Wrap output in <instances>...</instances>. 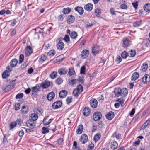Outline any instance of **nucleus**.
Listing matches in <instances>:
<instances>
[{"label": "nucleus", "instance_id": "603ef678", "mask_svg": "<svg viewBox=\"0 0 150 150\" xmlns=\"http://www.w3.org/2000/svg\"><path fill=\"white\" fill-rule=\"evenodd\" d=\"M85 69L86 67L85 66H82L81 68L80 73L85 74Z\"/></svg>", "mask_w": 150, "mask_h": 150}, {"label": "nucleus", "instance_id": "b1692460", "mask_svg": "<svg viewBox=\"0 0 150 150\" xmlns=\"http://www.w3.org/2000/svg\"><path fill=\"white\" fill-rule=\"evenodd\" d=\"M83 129V125H79L77 127L76 132L78 134H80L82 133Z\"/></svg>", "mask_w": 150, "mask_h": 150}, {"label": "nucleus", "instance_id": "4468645a", "mask_svg": "<svg viewBox=\"0 0 150 150\" xmlns=\"http://www.w3.org/2000/svg\"><path fill=\"white\" fill-rule=\"evenodd\" d=\"M114 116V113L112 112H109L106 115V118L109 120H111Z\"/></svg>", "mask_w": 150, "mask_h": 150}, {"label": "nucleus", "instance_id": "338daca9", "mask_svg": "<svg viewBox=\"0 0 150 150\" xmlns=\"http://www.w3.org/2000/svg\"><path fill=\"white\" fill-rule=\"evenodd\" d=\"M135 109L134 108L132 109L129 114L130 116L131 117H132L135 113Z\"/></svg>", "mask_w": 150, "mask_h": 150}, {"label": "nucleus", "instance_id": "f03ea898", "mask_svg": "<svg viewBox=\"0 0 150 150\" xmlns=\"http://www.w3.org/2000/svg\"><path fill=\"white\" fill-rule=\"evenodd\" d=\"M83 88L80 84L78 85L76 88L73 91V94L75 97H77L83 91Z\"/></svg>", "mask_w": 150, "mask_h": 150}, {"label": "nucleus", "instance_id": "412c9836", "mask_svg": "<svg viewBox=\"0 0 150 150\" xmlns=\"http://www.w3.org/2000/svg\"><path fill=\"white\" fill-rule=\"evenodd\" d=\"M67 94V92L66 91L62 90L59 93V96L60 98H63L65 97Z\"/></svg>", "mask_w": 150, "mask_h": 150}, {"label": "nucleus", "instance_id": "39448f33", "mask_svg": "<svg viewBox=\"0 0 150 150\" xmlns=\"http://www.w3.org/2000/svg\"><path fill=\"white\" fill-rule=\"evenodd\" d=\"M89 54V51L86 49H84L81 52V56L82 59H86L87 58Z\"/></svg>", "mask_w": 150, "mask_h": 150}, {"label": "nucleus", "instance_id": "4c0bfd02", "mask_svg": "<svg viewBox=\"0 0 150 150\" xmlns=\"http://www.w3.org/2000/svg\"><path fill=\"white\" fill-rule=\"evenodd\" d=\"M57 71H53L50 75V77L52 79H54L57 76Z\"/></svg>", "mask_w": 150, "mask_h": 150}, {"label": "nucleus", "instance_id": "3c124183", "mask_svg": "<svg viewBox=\"0 0 150 150\" xmlns=\"http://www.w3.org/2000/svg\"><path fill=\"white\" fill-rule=\"evenodd\" d=\"M23 96V94L22 93H18L16 96V98L17 99L22 98Z\"/></svg>", "mask_w": 150, "mask_h": 150}, {"label": "nucleus", "instance_id": "dca6fc26", "mask_svg": "<svg viewBox=\"0 0 150 150\" xmlns=\"http://www.w3.org/2000/svg\"><path fill=\"white\" fill-rule=\"evenodd\" d=\"M64 44L63 42L59 41L56 45L57 49L59 50H61L64 48Z\"/></svg>", "mask_w": 150, "mask_h": 150}, {"label": "nucleus", "instance_id": "13d9d810", "mask_svg": "<svg viewBox=\"0 0 150 150\" xmlns=\"http://www.w3.org/2000/svg\"><path fill=\"white\" fill-rule=\"evenodd\" d=\"M20 104L18 103L17 104H16L15 106V110L16 111L19 110L20 109Z\"/></svg>", "mask_w": 150, "mask_h": 150}, {"label": "nucleus", "instance_id": "6e6552de", "mask_svg": "<svg viewBox=\"0 0 150 150\" xmlns=\"http://www.w3.org/2000/svg\"><path fill=\"white\" fill-rule=\"evenodd\" d=\"M2 90L6 92H8L11 89L10 85H6L5 84L2 85Z\"/></svg>", "mask_w": 150, "mask_h": 150}, {"label": "nucleus", "instance_id": "0e129e2a", "mask_svg": "<svg viewBox=\"0 0 150 150\" xmlns=\"http://www.w3.org/2000/svg\"><path fill=\"white\" fill-rule=\"evenodd\" d=\"M17 21L15 19H13L12 21L11 22V25L12 26H13L16 24Z\"/></svg>", "mask_w": 150, "mask_h": 150}, {"label": "nucleus", "instance_id": "9d476101", "mask_svg": "<svg viewBox=\"0 0 150 150\" xmlns=\"http://www.w3.org/2000/svg\"><path fill=\"white\" fill-rule=\"evenodd\" d=\"M142 82L145 84H147L150 81V76L148 74L145 75L142 78Z\"/></svg>", "mask_w": 150, "mask_h": 150}, {"label": "nucleus", "instance_id": "bb28decb", "mask_svg": "<svg viewBox=\"0 0 150 150\" xmlns=\"http://www.w3.org/2000/svg\"><path fill=\"white\" fill-rule=\"evenodd\" d=\"M50 83L49 81H46L45 83H42L41 84V86L44 89L47 88L50 86Z\"/></svg>", "mask_w": 150, "mask_h": 150}, {"label": "nucleus", "instance_id": "37998d69", "mask_svg": "<svg viewBox=\"0 0 150 150\" xmlns=\"http://www.w3.org/2000/svg\"><path fill=\"white\" fill-rule=\"evenodd\" d=\"M77 36V34L76 32H72L70 34V37L72 39H75Z\"/></svg>", "mask_w": 150, "mask_h": 150}, {"label": "nucleus", "instance_id": "5701e85b", "mask_svg": "<svg viewBox=\"0 0 150 150\" xmlns=\"http://www.w3.org/2000/svg\"><path fill=\"white\" fill-rule=\"evenodd\" d=\"M95 15L96 17H99L101 13V9L100 8L98 7L95 9Z\"/></svg>", "mask_w": 150, "mask_h": 150}, {"label": "nucleus", "instance_id": "bf43d9fd", "mask_svg": "<svg viewBox=\"0 0 150 150\" xmlns=\"http://www.w3.org/2000/svg\"><path fill=\"white\" fill-rule=\"evenodd\" d=\"M15 122H16L17 124L20 125L22 123V120L20 119H17Z\"/></svg>", "mask_w": 150, "mask_h": 150}, {"label": "nucleus", "instance_id": "9b49d317", "mask_svg": "<svg viewBox=\"0 0 150 150\" xmlns=\"http://www.w3.org/2000/svg\"><path fill=\"white\" fill-rule=\"evenodd\" d=\"M88 137L85 134H83L80 139V141L82 142V144H85L88 141Z\"/></svg>", "mask_w": 150, "mask_h": 150}, {"label": "nucleus", "instance_id": "c85d7f7f", "mask_svg": "<svg viewBox=\"0 0 150 150\" xmlns=\"http://www.w3.org/2000/svg\"><path fill=\"white\" fill-rule=\"evenodd\" d=\"M68 18L67 22L69 24L72 23L74 21V16L72 15H69L68 16Z\"/></svg>", "mask_w": 150, "mask_h": 150}, {"label": "nucleus", "instance_id": "f3484780", "mask_svg": "<svg viewBox=\"0 0 150 150\" xmlns=\"http://www.w3.org/2000/svg\"><path fill=\"white\" fill-rule=\"evenodd\" d=\"M18 61L16 59H12L10 62V65L11 67L13 68L15 67L17 65Z\"/></svg>", "mask_w": 150, "mask_h": 150}, {"label": "nucleus", "instance_id": "393cba45", "mask_svg": "<svg viewBox=\"0 0 150 150\" xmlns=\"http://www.w3.org/2000/svg\"><path fill=\"white\" fill-rule=\"evenodd\" d=\"M148 67L147 64L146 63H144L141 66L140 70L142 72L145 71L147 70Z\"/></svg>", "mask_w": 150, "mask_h": 150}, {"label": "nucleus", "instance_id": "20e7f679", "mask_svg": "<svg viewBox=\"0 0 150 150\" xmlns=\"http://www.w3.org/2000/svg\"><path fill=\"white\" fill-rule=\"evenodd\" d=\"M102 117L101 113L98 112L94 113L93 115V118L95 121H97L100 120Z\"/></svg>", "mask_w": 150, "mask_h": 150}, {"label": "nucleus", "instance_id": "ddd939ff", "mask_svg": "<svg viewBox=\"0 0 150 150\" xmlns=\"http://www.w3.org/2000/svg\"><path fill=\"white\" fill-rule=\"evenodd\" d=\"M40 89V87L38 84H37L35 86L31 88V90L32 92V94L34 93H36L39 91Z\"/></svg>", "mask_w": 150, "mask_h": 150}, {"label": "nucleus", "instance_id": "7ed1b4c3", "mask_svg": "<svg viewBox=\"0 0 150 150\" xmlns=\"http://www.w3.org/2000/svg\"><path fill=\"white\" fill-rule=\"evenodd\" d=\"M100 47L96 44L94 45L92 47V53L94 55L98 54L99 52Z\"/></svg>", "mask_w": 150, "mask_h": 150}, {"label": "nucleus", "instance_id": "423d86ee", "mask_svg": "<svg viewBox=\"0 0 150 150\" xmlns=\"http://www.w3.org/2000/svg\"><path fill=\"white\" fill-rule=\"evenodd\" d=\"M62 105V103L60 101H57L54 102L52 105V107L54 109H57L60 108Z\"/></svg>", "mask_w": 150, "mask_h": 150}, {"label": "nucleus", "instance_id": "c03bdc74", "mask_svg": "<svg viewBox=\"0 0 150 150\" xmlns=\"http://www.w3.org/2000/svg\"><path fill=\"white\" fill-rule=\"evenodd\" d=\"M129 55V54L125 51H124L121 54V57L123 59L126 58Z\"/></svg>", "mask_w": 150, "mask_h": 150}, {"label": "nucleus", "instance_id": "de8ad7c7", "mask_svg": "<svg viewBox=\"0 0 150 150\" xmlns=\"http://www.w3.org/2000/svg\"><path fill=\"white\" fill-rule=\"evenodd\" d=\"M42 132L43 134L48 133L49 132V129L48 128L45 127H43L42 129Z\"/></svg>", "mask_w": 150, "mask_h": 150}, {"label": "nucleus", "instance_id": "e2e57ef3", "mask_svg": "<svg viewBox=\"0 0 150 150\" xmlns=\"http://www.w3.org/2000/svg\"><path fill=\"white\" fill-rule=\"evenodd\" d=\"M115 61L117 62V63H119L122 61V59L121 57L119 56L116 58Z\"/></svg>", "mask_w": 150, "mask_h": 150}, {"label": "nucleus", "instance_id": "cd10ccee", "mask_svg": "<svg viewBox=\"0 0 150 150\" xmlns=\"http://www.w3.org/2000/svg\"><path fill=\"white\" fill-rule=\"evenodd\" d=\"M54 96V93L53 92H51L48 94L47 98L49 100L51 101L53 100Z\"/></svg>", "mask_w": 150, "mask_h": 150}, {"label": "nucleus", "instance_id": "a211bd4d", "mask_svg": "<svg viewBox=\"0 0 150 150\" xmlns=\"http://www.w3.org/2000/svg\"><path fill=\"white\" fill-rule=\"evenodd\" d=\"M67 69L65 68H61L58 70V73L60 75H64L67 74Z\"/></svg>", "mask_w": 150, "mask_h": 150}, {"label": "nucleus", "instance_id": "7c9ffc66", "mask_svg": "<svg viewBox=\"0 0 150 150\" xmlns=\"http://www.w3.org/2000/svg\"><path fill=\"white\" fill-rule=\"evenodd\" d=\"M38 117L37 114L35 113L31 114L30 119L34 121H35L38 118Z\"/></svg>", "mask_w": 150, "mask_h": 150}, {"label": "nucleus", "instance_id": "6e6d98bb", "mask_svg": "<svg viewBox=\"0 0 150 150\" xmlns=\"http://www.w3.org/2000/svg\"><path fill=\"white\" fill-rule=\"evenodd\" d=\"M120 8L122 9H126L127 8V6L125 4H122L120 5Z\"/></svg>", "mask_w": 150, "mask_h": 150}, {"label": "nucleus", "instance_id": "774afa93", "mask_svg": "<svg viewBox=\"0 0 150 150\" xmlns=\"http://www.w3.org/2000/svg\"><path fill=\"white\" fill-rule=\"evenodd\" d=\"M16 33V31L15 30L12 29L11 30V35L13 36Z\"/></svg>", "mask_w": 150, "mask_h": 150}, {"label": "nucleus", "instance_id": "4d7b16f0", "mask_svg": "<svg viewBox=\"0 0 150 150\" xmlns=\"http://www.w3.org/2000/svg\"><path fill=\"white\" fill-rule=\"evenodd\" d=\"M72 97H68L66 99V102L67 104L70 103L72 101Z\"/></svg>", "mask_w": 150, "mask_h": 150}, {"label": "nucleus", "instance_id": "69168bd1", "mask_svg": "<svg viewBox=\"0 0 150 150\" xmlns=\"http://www.w3.org/2000/svg\"><path fill=\"white\" fill-rule=\"evenodd\" d=\"M117 102H118L120 104H123L124 102V100L122 98H119L116 101Z\"/></svg>", "mask_w": 150, "mask_h": 150}, {"label": "nucleus", "instance_id": "6ab92c4d", "mask_svg": "<svg viewBox=\"0 0 150 150\" xmlns=\"http://www.w3.org/2000/svg\"><path fill=\"white\" fill-rule=\"evenodd\" d=\"M93 8V5L90 3L87 4L84 7V9L87 11H91Z\"/></svg>", "mask_w": 150, "mask_h": 150}, {"label": "nucleus", "instance_id": "49530a36", "mask_svg": "<svg viewBox=\"0 0 150 150\" xmlns=\"http://www.w3.org/2000/svg\"><path fill=\"white\" fill-rule=\"evenodd\" d=\"M16 125L17 123L16 122H11L9 125L10 129H13L16 126Z\"/></svg>", "mask_w": 150, "mask_h": 150}, {"label": "nucleus", "instance_id": "ea45409f", "mask_svg": "<svg viewBox=\"0 0 150 150\" xmlns=\"http://www.w3.org/2000/svg\"><path fill=\"white\" fill-rule=\"evenodd\" d=\"M71 11V8H64L63 10V12L64 14H67L69 13Z\"/></svg>", "mask_w": 150, "mask_h": 150}, {"label": "nucleus", "instance_id": "864d4df0", "mask_svg": "<svg viewBox=\"0 0 150 150\" xmlns=\"http://www.w3.org/2000/svg\"><path fill=\"white\" fill-rule=\"evenodd\" d=\"M55 54V52L53 50H51L48 53V55L50 56H53Z\"/></svg>", "mask_w": 150, "mask_h": 150}, {"label": "nucleus", "instance_id": "0eeeda50", "mask_svg": "<svg viewBox=\"0 0 150 150\" xmlns=\"http://www.w3.org/2000/svg\"><path fill=\"white\" fill-rule=\"evenodd\" d=\"M90 103L91 107L95 108L97 107L98 102L96 100L92 98L90 100Z\"/></svg>", "mask_w": 150, "mask_h": 150}, {"label": "nucleus", "instance_id": "58836bf2", "mask_svg": "<svg viewBox=\"0 0 150 150\" xmlns=\"http://www.w3.org/2000/svg\"><path fill=\"white\" fill-rule=\"evenodd\" d=\"M68 73L70 76L74 75L75 74V72L74 69L73 68H70Z\"/></svg>", "mask_w": 150, "mask_h": 150}, {"label": "nucleus", "instance_id": "f257e3e1", "mask_svg": "<svg viewBox=\"0 0 150 150\" xmlns=\"http://www.w3.org/2000/svg\"><path fill=\"white\" fill-rule=\"evenodd\" d=\"M114 93L115 97H118L120 96L125 97L128 93V91L126 88L117 87L114 89Z\"/></svg>", "mask_w": 150, "mask_h": 150}, {"label": "nucleus", "instance_id": "f8f14e48", "mask_svg": "<svg viewBox=\"0 0 150 150\" xmlns=\"http://www.w3.org/2000/svg\"><path fill=\"white\" fill-rule=\"evenodd\" d=\"M33 52L32 48L30 46H27L25 49V54L26 56H29Z\"/></svg>", "mask_w": 150, "mask_h": 150}, {"label": "nucleus", "instance_id": "1a4fd4ad", "mask_svg": "<svg viewBox=\"0 0 150 150\" xmlns=\"http://www.w3.org/2000/svg\"><path fill=\"white\" fill-rule=\"evenodd\" d=\"M34 121L32 120L29 119L26 122L27 126L29 127L34 128L35 126V124H34Z\"/></svg>", "mask_w": 150, "mask_h": 150}, {"label": "nucleus", "instance_id": "4be33fe9", "mask_svg": "<svg viewBox=\"0 0 150 150\" xmlns=\"http://www.w3.org/2000/svg\"><path fill=\"white\" fill-rule=\"evenodd\" d=\"M139 77V73L136 72L132 74L131 79L133 81H135L137 80Z\"/></svg>", "mask_w": 150, "mask_h": 150}, {"label": "nucleus", "instance_id": "f704fd0d", "mask_svg": "<svg viewBox=\"0 0 150 150\" xmlns=\"http://www.w3.org/2000/svg\"><path fill=\"white\" fill-rule=\"evenodd\" d=\"M10 75V73L9 71L7 70L5 71L2 74V77L3 78H6L8 76Z\"/></svg>", "mask_w": 150, "mask_h": 150}, {"label": "nucleus", "instance_id": "72a5a7b5", "mask_svg": "<svg viewBox=\"0 0 150 150\" xmlns=\"http://www.w3.org/2000/svg\"><path fill=\"white\" fill-rule=\"evenodd\" d=\"M142 24V21L140 20L139 21H137L133 23V26L135 27H138L141 25Z\"/></svg>", "mask_w": 150, "mask_h": 150}, {"label": "nucleus", "instance_id": "aec40b11", "mask_svg": "<svg viewBox=\"0 0 150 150\" xmlns=\"http://www.w3.org/2000/svg\"><path fill=\"white\" fill-rule=\"evenodd\" d=\"M74 9L76 11H77L80 15H82L83 13L84 10L82 7L77 6Z\"/></svg>", "mask_w": 150, "mask_h": 150}, {"label": "nucleus", "instance_id": "680f3d73", "mask_svg": "<svg viewBox=\"0 0 150 150\" xmlns=\"http://www.w3.org/2000/svg\"><path fill=\"white\" fill-rule=\"evenodd\" d=\"M138 2L137 1L135 3H132V6L135 9L137 8H138Z\"/></svg>", "mask_w": 150, "mask_h": 150}, {"label": "nucleus", "instance_id": "052dcab7", "mask_svg": "<svg viewBox=\"0 0 150 150\" xmlns=\"http://www.w3.org/2000/svg\"><path fill=\"white\" fill-rule=\"evenodd\" d=\"M78 81V79H72L70 83L72 85L75 84Z\"/></svg>", "mask_w": 150, "mask_h": 150}, {"label": "nucleus", "instance_id": "2eb2a0df", "mask_svg": "<svg viewBox=\"0 0 150 150\" xmlns=\"http://www.w3.org/2000/svg\"><path fill=\"white\" fill-rule=\"evenodd\" d=\"M91 110L88 108L85 107L83 110V115L85 116H88L90 113Z\"/></svg>", "mask_w": 150, "mask_h": 150}, {"label": "nucleus", "instance_id": "8fccbe9b", "mask_svg": "<svg viewBox=\"0 0 150 150\" xmlns=\"http://www.w3.org/2000/svg\"><path fill=\"white\" fill-rule=\"evenodd\" d=\"M24 59V56L23 54H21L19 56V63L21 64L23 62Z\"/></svg>", "mask_w": 150, "mask_h": 150}, {"label": "nucleus", "instance_id": "a18cd8bd", "mask_svg": "<svg viewBox=\"0 0 150 150\" xmlns=\"http://www.w3.org/2000/svg\"><path fill=\"white\" fill-rule=\"evenodd\" d=\"M63 80L61 78H58L56 80V83L58 85H60L63 82Z\"/></svg>", "mask_w": 150, "mask_h": 150}, {"label": "nucleus", "instance_id": "e433bc0d", "mask_svg": "<svg viewBox=\"0 0 150 150\" xmlns=\"http://www.w3.org/2000/svg\"><path fill=\"white\" fill-rule=\"evenodd\" d=\"M144 8L146 12L150 11V4H147L144 6Z\"/></svg>", "mask_w": 150, "mask_h": 150}, {"label": "nucleus", "instance_id": "5fc2aeb1", "mask_svg": "<svg viewBox=\"0 0 150 150\" xmlns=\"http://www.w3.org/2000/svg\"><path fill=\"white\" fill-rule=\"evenodd\" d=\"M64 40L67 42H69L70 41L69 37L68 35H66L64 38Z\"/></svg>", "mask_w": 150, "mask_h": 150}, {"label": "nucleus", "instance_id": "c756f323", "mask_svg": "<svg viewBox=\"0 0 150 150\" xmlns=\"http://www.w3.org/2000/svg\"><path fill=\"white\" fill-rule=\"evenodd\" d=\"M111 148L113 150H115L118 147L117 142L115 141H113L111 143Z\"/></svg>", "mask_w": 150, "mask_h": 150}, {"label": "nucleus", "instance_id": "473e14b6", "mask_svg": "<svg viewBox=\"0 0 150 150\" xmlns=\"http://www.w3.org/2000/svg\"><path fill=\"white\" fill-rule=\"evenodd\" d=\"M123 47H127L129 45V41L128 39L126 38L123 41Z\"/></svg>", "mask_w": 150, "mask_h": 150}, {"label": "nucleus", "instance_id": "2f4dec72", "mask_svg": "<svg viewBox=\"0 0 150 150\" xmlns=\"http://www.w3.org/2000/svg\"><path fill=\"white\" fill-rule=\"evenodd\" d=\"M150 122V120L149 119H148L141 127L140 129V130L144 129L148 126Z\"/></svg>", "mask_w": 150, "mask_h": 150}, {"label": "nucleus", "instance_id": "79ce46f5", "mask_svg": "<svg viewBox=\"0 0 150 150\" xmlns=\"http://www.w3.org/2000/svg\"><path fill=\"white\" fill-rule=\"evenodd\" d=\"M101 137V135L98 134H96L93 138L95 142H96L98 141Z\"/></svg>", "mask_w": 150, "mask_h": 150}, {"label": "nucleus", "instance_id": "c9c22d12", "mask_svg": "<svg viewBox=\"0 0 150 150\" xmlns=\"http://www.w3.org/2000/svg\"><path fill=\"white\" fill-rule=\"evenodd\" d=\"M47 58L46 56L45 55H41L39 59V62L42 63L46 60Z\"/></svg>", "mask_w": 150, "mask_h": 150}, {"label": "nucleus", "instance_id": "a19ab883", "mask_svg": "<svg viewBox=\"0 0 150 150\" xmlns=\"http://www.w3.org/2000/svg\"><path fill=\"white\" fill-rule=\"evenodd\" d=\"M130 56L131 57H134L136 54V52L134 50L131 49L129 52Z\"/></svg>", "mask_w": 150, "mask_h": 150}, {"label": "nucleus", "instance_id": "a878e982", "mask_svg": "<svg viewBox=\"0 0 150 150\" xmlns=\"http://www.w3.org/2000/svg\"><path fill=\"white\" fill-rule=\"evenodd\" d=\"M28 110V108L27 106H22L21 111V113L23 114H25L27 113Z\"/></svg>", "mask_w": 150, "mask_h": 150}, {"label": "nucleus", "instance_id": "09e8293b", "mask_svg": "<svg viewBox=\"0 0 150 150\" xmlns=\"http://www.w3.org/2000/svg\"><path fill=\"white\" fill-rule=\"evenodd\" d=\"M113 137H116L117 139H119L121 137V134L115 132L113 134Z\"/></svg>", "mask_w": 150, "mask_h": 150}]
</instances>
